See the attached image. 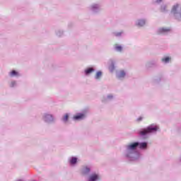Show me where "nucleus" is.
I'll use <instances>...</instances> for the list:
<instances>
[{
	"label": "nucleus",
	"mask_w": 181,
	"mask_h": 181,
	"mask_svg": "<svg viewBox=\"0 0 181 181\" xmlns=\"http://www.w3.org/2000/svg\"><path fill=\"white\" fill-rule=\"evenodd\" d=\"M158 129H159V127L158 126L151 124L147 128L144 129L142 131H141L140 134L146 135V134H151V132H156V131H158Z\"/></svg>",
	"instance_id": "1"
},
{
	"label": "nucleus",
	"mask_w": 181,
	"mask_h": 181,
	"mask_svg": "<svg viewBox=\"0 0 181 181\" xmlns=\"http://www.w3.org/2000/svg\"><path fill=\"white\" fill-rule=\"evenodd\" d=\"M138 146H139V143L138 142L130 144L127 146V151H135Z\"/></svg>",
	"instance_id": "2"
},
{
	"label": "nucleus",
	"mask_w": 181,
	"mask_h": 181,
	"mask_svg": "<svg viewBox=\"0 0 181 181\" xmlns=\"http://www.w3.org/2000/svg\"><path fill=\"white\" fill-rule=\"evenodd\" d=\"M83 118H84V114L83 113H78V115L74 116V119H83Z\"/></svg>",
	"instance_id": "3"
},
{
	"label": "nucleus",
	"mask_w": 181,
	"mask_h": 181,
	"mask_svg": "<svg viewBox=\"0 0 181 181\" xmlns=\"http://www.w3.org/2000/svg\"><path fill=\"white\" fill-rule=\"evenodd\" d=\"M98 175L93 174L90 176L89 181H95V180H98Z\"/></svg>",
	"instance_id": "4"
},
{
	"label": "nucleus",
	"mask_w": 181,
	"mask_h": 181,
	"mask_svg": "<svg viewBox=\"0 0 181 181\" xmlns=\"http://www.w3.org/2000/svg\"><path fill=\"white\" fill-rule=\"evenodd\" d=\"M146 146H148V144L146 143H139L138 147L139 149H146Z\"/></svg>",
	"instance_id": "5"
},
{
	"label": "nucleus",
	"mask_w": 181,
	"mask_h": 181,
	"mask_svg": "<svg viewBox=\"0 0 181 181\" xmlns=\"http://www.w3.org/2000/svg\"><path fill=\"white\" fill-rule=\"evenodd\" d=\"M83 175H87V173H90V168L87 166L84 167L82 170Z\"/></svg>",
	"instance_id": "6"
},
{
	"label": "nucleus",
	"mask_w": 181,
	"mask_h": 181,
	"mask_svg": "<svg viewBox=\"0 0 181 181\" xmlns=\"http://www.w3.org/2000/svg\"><path fill=\"white\" fill-rule=\"evenodd\" d=\"M166 32H170V28H165L159 29V33H165Z\"/></svg>",
	"instance_id": "7"
},
{
	"label": "nucleus",
	"mask_w": 181,
	"mask_h": 181,
	"mask_svg": "<svg viewBox=\"0 0 181 181\" xmlns=\"http://www.w3.org/2000/svg\"><path fill=\"white\" fill-rule=\"evenodd\" d=\"M102 76H103V72H101V71H98V72L96 73V75H95V78H96V80L100 79Z\"/></svg>",
	"instance_id": "8"
},
{
	"label": "nucleus",
	"mask_w": 181,
	"mask_h": 181,
	"mask_svg": "<svg viewBox=\"0 0 181 181\" xmlns=\"http://www.w3.org/2000/svg\"><path fill=\"white\" fill-rule=\"evenodd\" d=\"M53 119V117L51 115H45V121H52Z\"/></svg>",
	"instance_id": "9"
},
{
	"label": "nucleus",
	"mask_w": 181,
	"mask_h": 181,
	"mask_svg": "<svg viewBox=\"0 0 181 181\" xmlns=\"http://www.w3.org/2000/svg\"><path fill=\"white\" fill-rule=\"evenodd\" d=\"M145 25V21L144 20H139L137 23L138 26H144Z\"/></svg>",
	"instance_id": "10"
},
{
	"label": "nucleus",
	"mask_w": 181,
	"mask_h": 181,
	"mask_svg": "<svg viewBox=\"0 0 181 181\" xmlns=\"http://www.w3.org/2000/svg\"><path fill=\"white\" fill-rule=\"evenodd\" d=\"M115 49L117 51V52H122V47L118 45H116L115 46Z\"/></svg>",
	"instance_id": "11"
},
{
	"label": "nucleus",
	"mask_w": 181,
	"mask_h": 181,
	"mask_svg": "<svg viewBox=\"0 0 181 181\" xmlns=\"http://www.w3.org/2000/svg\"><path fill=\"white\" fill-rule=\"evenodd\" d=\"M94 71V69L89 68L85 71L86 74H90V73H93Z\"/></svg>",
	"instance_id": "12"
},
{
	"label": "nucleus",
	"mask_w": 181,
	"mask_h": 181,
	"mask_svg": "<svg viewBox=\"0 0 181 181\" xmlns=\"http://www.w3.org/2000/svg\"><path fill=\"white\" fill-rule=\"evenodd\" d=\"M122 77H125V71H120L118 78H122Z\"/></svg>",
	"instance_id": "13"
},
{
	"label": "nucleus",
	"mask_w": 181,
	"mask_h": 181,
	"mask_svg": "<svg viewBox=\"0 0 181 181\" xmlns=\"http://www.w3.org/2000/svg\"><path fill=\"white\" fill-rule=\"evenodd\" d=\"M71 165H74L75 163H77V158H72L70 160Z\"/></svg>",
	"instance_id": "14"
},
{
	"label": "nucleus",
	"mask_w": 181,
	"mask_h": 181,
	"mask_svg": "<svg viewBox=\"0 0 181 181\" xmlns=\"http://www.w3.org/2000/svg\"><path fill=\"white\" fill-rule=\"evenodd\" d=\"M63 121L64 122H67L69 121V114H66L64 117H63Z\"/></svg>",
	"instance_id": "15"
},
{
	"label": "nucleus",
	"mask_w": 181,
	"mask_h": 181,
	"mask_svg": "<svg viewBox=\"0 0 181 181\" xmlns=\"http://www.w3.org/2000/svg\"><path fill=\"white\" fill-rule=\"evenodd\" d=\"M177 8H179V4L174 6L172 9L173 12H176V11H177Z\"/></svg>",
	"instance_id": "16"
},
{
	"label": "nucleus",
	"mask_w": 181,
	"mask_h": 181,
	"mask_svg": "<svg viewBox=\"0 0 181 181\" xmlns=\"http://www.w3.org/2000/svg\"><path fill=\"white\" fill-rule=\"evenodd\" d=\"M170 60V58H169V57L162 59V62H165V63H168V62H169Z\"/></svg>",
	"instance_id": "17"
},
{
	"label": "nucleus",
	"mask_w": 181,
	"mask_h": 181,
	"mask_svg": "<svg viewBox=\"0 0 181 181\" xmlns=\"http://www.w3.org/2000/svg\"><path fill=\"white\" fill-rule=\"evenodd\" d=\"M11 76H18V72H16V71H12L11 72Z\"/></svg>",
	"instance_id": "18"
},
{
	"label": "nucleus",
	"mask_w": 181,
	"mask_h": 181,
	"mask_svg": "<svg viewBox=\"0 0 181 181\" xmlns=\"http://www.w3.org/2000/svg\"><path fill=\"white\" fill-rule=\"evenodd\" d=\"M157 4H159V2H162V0H156Z\"/></svg>",
	"instance_id": "19"
},
{
	"label": "nucleus",
	"mask_w": 181,
	"mask_h": 181,
	"mask_svg": "<svg viewBox=\"0 0 181 181\" xmlns=\"http://www.w3.org/2000/svg\"><path fill=\"white\" fill-rule=\"evenodd\" d=\"M137 121H142V117H139V119H137Z\"/></svg>",
	"instance_id": "20"
}]
</instances>
